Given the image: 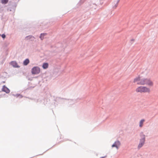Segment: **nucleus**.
I'll list each match as a JSON object with an SVG mask.
<instances>
[{"mask_svg":"<svg viewBox=\"0 0 158 158\" xmlns=\"http://www.w3.org/2000/svg\"><path fill=\"white\" fill-rule=\"evenodd\" d=\"M135 90L136 93H150L151 92L150 88L147 87L143 86L138 87Z\"/></svg>","mask_w":158,"mask_h":158,"instance_id":"nucleus-1","label":"nucleus"},{"mask_svg":"<svg viewBox=\"0 0 158 158\" xmlns=\"http://www.w3.org/2000/svg\"><path fill=\"white\" fill-rule=\"evenodd\" d=\"M142 81L143 85H146L150 86H152L153 85L154 83L150 79L143 78V81Z\"/></svg>","mask_w":158,"mask_h":158,"instance_id":"nucleus-2","label":"nucleus"},{"mask_svg":"<svg viewBox=\"0 0 158 158\" xmlns=\"http://www.w3.org/2000/svg\"><path fill=\"white\" fill-rule=\"evenodd\" d=\"M143 78L141 79L140 76H138L134 78L133 82L136 83L138 85H143Z\"/></svg>","mask_w":158,"mask_h":158,"instance_id":"nucleus-3","label":"nucleus"},{"mask_svg":"<svg viewBox=\"0 0 158 158\" xmlns=\"http://www.w3.org/2000/svg\"><path fill=\"white\" fill-rule=\"evenodd\" d=\"M40 72V69L38 67H34L31 69V72L33 74H38Z\"/></svg>","mask_w":158,"mask_h":158,"instance_id":"nucleus-4","label":"nucleus"},{"mask_svg":"<svg viewBox=\"0 0 158 158\" xmlns=\"http://www.w3.org/2000/svg\"><path fill=\"white\" fill-rule=\"evenodd\" d=\"M145 141V135H143V138L141 139L140 140V143L139 144L138 148H141L142 146L143 145L144 143V142Z\"/></svg>","mask_w":158,"mask_h":158,"instance_id":"nucleus-5","label":"nucleus"},{"mask_svg":"<svg viewBox=\"0 0 158 158\" xmlns=\"http://www.w3.org/2000/svg\"><path fill=\"white\" fill-rule=\"evenodd\" d=\"M120 145V142L119 141H116L114 142L112 146V147H115L117 149H118Z\"/></svg>","mask_w":158,"mask_h":158,"instance_id":"nucleus-6","label":"nucleus"},{"mask_svg":"<svg viewBox=\"0 0 158 158\" xmlns=\"http://www.w3.org/2000/svg\"><path fill=\"white\" fill-rule=\"evenodd\" d=\"M2 90L7 93H9L10 92V90L5 86H4L3 87V88L2 89Z\"/></svg>","mask_w":158,"mask_h":158,"instance_id":"nucleus-7","label":"nucleus"},{"mask_svg":"<svg viewBox=\"0 0 158 158\" xmlns=\"http://www.w3.org/2000/svg\"><path fill=\"white\" fill-rule=\"evenodd\" d=\"M10 64L14 67H18L19 66L15 61H12L10 63Z\"/></svg>","mask_w":158,"mask_h":158,"instance_id":"nucleus-8","label":"nucleus"},{"mask_svg":"<svg viewBox=\"0 0 158 158\" xmlns=\"http://www.w3.org/2000/svg\"><path fill=\"white\" fill-rule=\"evenodd\" d=\"M145 121V120L144 119H141L139 122V126L140 127H142L143 126V123Z\"/></svg>","mask_w":158,"mask_h":158,"instance_id":"nucleus-9","label":"nucleus"},{"mask_svg":"<svg viewBox=\"0 0 158 158\" xmlns=\"http://www.w3.org/2000/svg\"><path fill=\"white\" fill-rule=\"evenodd\" d=\"M48 63H44L43 64L42 67L44 69H45L48 67Z\"/></svg>","mask_w":158,"mask_h":158,"instance_id":"nucleus-10","label":"nucleus"},{"mask_svg":"<svg viewBox=\"0 0 158 158\" xmlns=\"http://www.w3.org/2000/svg\"><path fill=\"white\" fill-rule=\"evenodd\" d=\"M29 63V60L28 59H26L24 61H23V64L25 65H27Z\"/></svg>","mask_w":158,"mask_h":158,"instance_id":"nucleus-11","label":"nucleus"},{"mask_svg":"<svg viewBox=\"0 0 158 158\" xmlns=\"http://www.w3.org/2000/svg\"><path fill=\"white\" fill-rule=\"evenodd\" d=\"M116 3H115V5L113 6V8H116L118 6V3L119 2L118 0H117L116 2Z\"/></svg>","mask_w":158,"mask_h":158,"instance_id":"nucleus-12","label":"nucleus"},{"mask_svg":"<svg viewBox=\"0 0 158 158\" xmlns=\"http://www.w3.org/2000/svg\"><path fill=\"white\" fill-rule=\"evenodd\" d=\"M46 35V33H43L41 34L40 36V38L41 39V40H43L44 39V36Z\"/></svg>","mask_w":158,"mask_h":158,"instance_id":"nucleus-13","label":"nucleus"},{"mask_svg":"<svg viewBox=\"0 0 158 158\" xmlns=\"http://www.w3.org/2000/svg\"><path fill=\"white\" fill-rule=\"evenodd\" d=\"M8 0H2L1 2L2 4H6L7 3Z\"/></svg>","mask_w":158,"mask_h":158,"instance_id":"nucleus-14","label":"nucleus"},{"mask_svg":"<svg viewBox=\"0 0 158 158\" xmlns=\"http://www.w3.org/2000/svg\"><path fill=\"white\" fill-rule=\"evenodd\" d=\"M2 38H3V39H4L5 38V37H6V35L4 34H2Z\"/></svg>","mask_w":158,"mask_h":158,"instance_id":"nucleus-15","label":"nucleus"},{"mask_svg":"<svg viewBox=\"0 0 158 158\" xmlns=\"http://www.w3.org/2000/svg\"><path fill=\"white\" fill-rule=\"evenodd\" d=\"M105 157V156H104V157H100V158H104Z\"/></svg>","mask_w":158,"mask_h":158,"instance_id":"nucleus-16","label":"nucleus"}]
</instances>
